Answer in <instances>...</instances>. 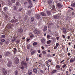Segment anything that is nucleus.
<instances>
[{
	"instance_id": "f257e3e1",
	"label": "nucleus",
	"mask_w": 75,
	"mask_h": 75,
	"mask_svg": "<svg viewBox=\"0 0 75 75\" xmlns=\"http://www.w3.org/2000/svg\"><path fill=\"white\" fill-rule=\"evenodd\" d=\"M6 27L7 28L10 29L12 28V27H13V25L11 24V23H9L7 25Z\"/></svg>"
},
{
	"instance_id": "f03ea898",
	"label": "nucleus",
	"mask_w": 75,
	"mask_h": 75,
	"mask_svg": "<svg viewBox=\"0 0 75 75\" xmlns=\"http://www.w3.org/2000/svg\"><path fill=\"white\" fill-rule=\"evenodd\" d=\"M21 64L22 65H23L25 68L27 67V64L26 63V62L24 61H23L21 62Z\"/></svg>"
},
{
	"instance_id": "7ed1b4c3",
	"label": "nucleus",
	"mask_w": 75,
	"mask_h": 75,
	"mask_svg": "<svg viewBox=\"0 0 75 75\" xmlns=\"http://www.w3.org/2000/svg\"><path fill=\"white\" fill-rule=\"evenodd\" d=\"M33 32L35 34H37L38 35V34H40V32L37 29H35L34 30Z\"/></svg>"
},
{
	"instance_id": "20e7f679",
	"label": "nucleus",
	"mask_w": 75,
	"mask_h": 75,
	"mask_svg": "<svg viewBox=\"0 0 75 75\" xmlns=\"http://www.w3.org/2000/svg\"><path fill=\"white\" fill-rule=\"evenodd\" d=\"M19 63V59L17 58V57H16L15 58V64H17Z\"/></svg>"
},
{
	"instance_id": "39448f33",
	"label": "nucleus",
	"mask_w": 75,
	"mask_h": 75,
	"mask_svg": "<svg viewBox=\"0 0 75 75\" xmlns=\"http://www.w3.org/2000/svg\"><path fill=\"white\" fill-rule=\"evenodd\" d=\"M58 71L57 70L55 69H53L52 71V72H51V74H56V73H57Z\"/></svg>"
},
{
	"instance_id": "423d86ee",
	"label": "nucleus",
	"mask_w": 75,
	"mask_h": 75,
	"mask_svg": "<svg viewBox=\"0 0 75 75\" xmlns=\"http://www.w3.org/2000/svg\"><path fill=\"white\" fill-rule=\"evenodd\" d=\"M18 20H17V19H12L11 20V23H16V22H18Z\"/></svg>"
},
{
	"instance_id": "0eeeda50",
	"label": "nucleus",
	"mask_w": 75,
	"mask_h": 75,
	"mask_svg": "<svg viewBox=\"0 0 75 75\" xmlns=\"http://www.w3.org/2000/svg\"><path fill=\"white\" fill-rule=\"evenodd\" d=\"M12 65V62L11 61H9L7 64V66L8 67H11Z\"/></svg>"
},
{
	"instance_id": "6e6552de",
	"label": "nucleus",
	"mask_w": 75,
	"mask_h": 75,
	"mask_svg": "<svg viewBox=\"0 0 75 75\" xmlns=\"http://www.w3.org/2000/svg\"><path fill=\"white\" fill-rule=\"evenodd\" d=\"M62 30L63 33H64V34H67V30L65 28H63Z\"/></svg>"
},
{
	"instance_id": "1a4fd4ad",
	"label": "nucleus",
	"mask_w": 75,
	"mask_h": 75,
	"mask_svg": "<svg viewBox=\"0 0 75 75\" xmlns=\"http://www.w3.org/2000/svg\"><path fill=\"white\" fill-rule=\"evenodd\" d=\"M5 4L4 2L1 1L0 2V7H1V6L3 7V6H4Z\"/></svg>"
},
{
	"instance_id": "9d476101",
	"label": "nucleus",
	"mask_w": 75,
	"mask_h": 75,
	"mask_svg": "<svg viewBox=\"0 0 75 75\" xmlns=\"http://www.w3.org/2000/svg\"><path fill=\"white\" fill-rule=\"evenodd\" d=\"M53 24V23L51 22H50L49 23L48 25V28H51V26H52V25Z\"/></svg>"
},
{
	"instance_id": "9b49d317",
	"label": "nucleus",
	"mask_w": 75,
	"mask_h": 75,
	"mask_svg": "<svg viewBox=\"0 0 75 75\" xmlns=\"http://www.w3.org/2000/svg\"><path fill=\"white\" fill-rule=\"evenodd\" d=\"M36 18L37 19H39L41 18V17H40V15L39 14H36L35 15Z\"/></svg>"
},
{
	"instance_id": "f8f14e48",
	"label": "nucleus",
	"mask_w": 75,
	"mask_h": 75,
	"mask_svg": "<svg viewBox=\"0 0 75 75\" xmlns=\"http://www.w3.org/2000/svg\"><path fill=\"white\" fill-rule=\"evenodd\" d=\"M7 72V71L5 69H4V71L3 72V75H6Z\"/></svg>"
},
{
	"instance_id": "ddd939ff",
	"label": "nucleus",
	"mask_w": 75,
	"mask_h": 75,
	"mask_svg": "<svg viewBox=\"0 0 75 75\" xmlns=\"http://www.w3.org/2000/svg\"><path fill=\"white\" fill-rule=\"evenodd\" d=\"M36 52V50H34L31 52V55H34V54Z\"/></svg>"
},
{
	"instance_id": "4468645a",
	"label": "nucleus",
	"mask_w": 75,
	"mask_h": 75,
	"mask_svg": "<svg viewBox=\"0 0 75 75\" xmlns=\"http://www.w3.org/2000/svg\"><path fill=\"white\" fill-rule=\"evenodd\" d=\"M41 15L44 17H45L46 16V14L44 12H41L40 13Z\"/></svg>"
},
{
	"instance_id": "2eb2a0df",
	"label": "nucleus",
	"mask_w": 75,
	"mask_h": 75,
	"mask_svg": "<svg viewBox=\"0 0 75 75\" xmlns=\"http://www.w3.org/2000/svg\"><path fill=\"white\" fill-rule=\"evenodd\" d=\"M53 17H54V18L55 19H56V18L57 19V18H59V16L58 15H54L53 16Z\"/></svg>"
},
{
	"instance_id": "dca6fc26",
	"label": "nucleus",
	"mask_w": 75,
	"mask_h": 75,
	"mask_svg": "<svg viewBox=\"0 0 75 75\" xmlns=\"http://www.w3.org/2000/svg\"><path fill=\"white\" fill-rule=\"evenodd\" d=\"M46 13L48 16H50L51 14V11H47L46 12Z\"/></svg>"
},
{
	"instance_id": "f3484780",
	"label": "nucleus",
	"mask_w": 75,
	"mask_h": 75,
	"mask_svg": "<svg viewBox=\"0 0 75 75\" xmlns=\"http://www.w3.org/2000/svg\"><path fill=\"white\" fill-rule=\"evenodd\" d=\"M47 26H45L43 28V31L45 32L46 31H47Z\"/></svg>"
},
{
	"instance_id": "a211bd4d",
	"label": "nucleus",
	"mask_w": 75,
	"mask_h": 75,
	"mask_svg": "<svg viewBox=\"0 0 75 75\" xmlns=\"http://www.w3.org/2000/svg\"><path fill=\"white\" fill-rule=\"evenodd\" d=\"M9 55H10V52H7L5 54V56H6V57H7L8 56H9Z\"/></svg>"
},
{
	"instance_id": "6ab92c4d",
	"label": "nucleus",
	"mask_w": 75,
	"mask_h": 75,
	"mask_svg": "<svg viewBox=\"0 0 75 75\" xmlns=\"http://www.w3.org/2000/svg\"><path fill=\"white\" fill-rule=\"evenodd\" d=\"M57 5V7H58L59 8H61L62 7V5L60 3H58Z\"/></svg>"
},
{
	"instance_id": "aec40b11",
	"label": "nucleus",
	"mask_w": 75,
	"mask_h": 75,
	"mask_svg": "<svg viewBox=\"0 0 75 75\" xmlns=\"http://www.w3.org/2000/svg\"><path fill=\"white\" fill-rule=\"evenodd\" d=\"M74 61H75V58H74V59H73L72 58H71L70 60V62L71 63L73 62H74Z\"/></svg>"
},
{
	"instance_id": "412c9836",
	"label": "nucleus",
	"mask_w": 75,
	"mask_h": 75,
	"mask_svg": "<svg viewBox=\"0 0 75 75\" xmlns=\"http://www.w3.org/2000/svg\"><path fill=\"white\" fill-rule=\"evenodd\" d=\"M33 71L35 73H37V72H38V71H37V69H36L35 68L33 69Z\"/></svg>"
},
{
	"instance_id": "4be33fe9",
	"label": "nucleus",
	"mask_w": 75,
	"mask_h": 75,
	"mask_svg": "<svg viewBox=\"0 0 75 75\" xmlns=\"http://www.w3.org/2000/svg\"><path fill=\"white\" fill-rule=\"evenodd\" d=\"M48 3L50 6H51V4H52V1L51 0H49L48 1Z\"/></svg>"
},
{
	"instance_id": "5701e85b",
	"label": "nucleus",
	"mask_w": 75,
	"mask_h": 75,
	"mask_svg": "<svg viewBox=\"0 0 75 75\" xmlns=\"http://www.w3.org/2000/svg\"><path fill=\"white\" fill-rule=\"evenodd\" d=\"M50 39H51V40H52L53 41V42H55L56 41V39H55V38L52 37L50 38Z\"/></svg>"
},
{
	"instance_id": "b1692460",
	"label": "nucleus",
	"mask_w": 75,
	"mask_h": 75,
	"mask_svg": "<svg viewBox=\"0 0 75 75\" xmlns=\"http://www.w3.org/2000/svg\"><path fill=\"white\" fill-rule=\"evenodd\" d=\"M28 75H31V74H33V71H31L29 70L28 72Z\"/></svg>"
},
{
	"instance_id": "393cba45",
	"label": "nucleus",
	"mask_w": 75,
	"mask_h": 75,
	"mask_svg": "<svg viewBox=\"0 0 75 75\" xmlns=\"http://www.w3.org/2000/svg\"><path fill=\"white\" fill-rule=\"evenodd\" d=\"M51 40H49L47 41V44L50 45L51 44Z\"/></svg>"
},
{
	"instance_id": "a878e982",
	"label": "nucleus",
	"mask_w": 75,
	"mask_h": 75,
	"mask_svg": "<svg viewBox=\"0 0 75 75\" xmlns=\"http://www.w3.org/2000/svg\"><path fill=\"white\" fill-rule=\"evenodd\" d=\"M45 39L44 38H42L41 40V42H42V43H44L45 42Z\"/></svg>"
},
{
	"instance_id": "bb28decb",
	"label": "nucleus",
	"mask_w": 75,
	"mask_h": 75,
	"mask_svg": "<svg viewBox=\"0 0 75 75\" xmlns=\"http://www.w3.org/2000/svg\"><path fill=\"white\" fill-rule=\"evenodd\" d=\"M18 31L19 32V33H23V30L21 28L18 30Z\"/></svg>"
},
{
	"instance_id": "cd10ccee",
	"label": "nucleus",
	"mask_w": 75,
	"mask_h": 75,
	"mask_svg": "<svg viewBox=\"0 0 75 75\" xmlns=\"http://www.w3.org/2000/svg\"><path fill=\"white\" fill-rule=\"evenodd\" d=\"M26 47L27 49H30L31 48V45H27Z\"/></svg>"
},
{
	"instance_id": "c85d7f7f",
	"label": "nucleus",
	"mask_w": 75,
	"mask_h": 75,
	"mask_svg": "<svg viewBox=\"0 0 75 75\" xmlns=\"http://www.w3.org/2000/svg\"><path fill=\"white\" fill-rule=\"evenodd\" d=\"M55 68L57 69H59V68H60V66L58 65H56Z\"/></svg>"
},
{
	"instance_id": "c756f323",
	"label": "nucleus",
	"mask_w": 75,
	"mask_h": 75,
	"mask_svg": "<svg viewBox=\"0 0 75 75\" xmlns=\"http://www.w3.org/2000/svg\"><path fill=\"white\" fill-rule=\"evenodd\" d=\"M15 75H18V72L17 70H16L15 73Z\"/></svg>"
},
{
	"instance_id": "7c9ffc66",
	"label": "nucleus",
	"mask_w": 75,
	"mask_h": 75,
	"mask_svg": "<svg viewBox=\"0 0 75 75\" xmlns=\"http://www.w3.org/2000/svg\"><path fill=\"white\" fill-rule=\"evenodd\" d=\"M13 7L14 10H17L18 8H17V6H13Z\"/></svg>"
},
{
	"instance_id": "2f4dec72",
	"label": "nucleus",
	"mask_w": 75,
	"mask_h": 75,
	"mask_svg": "<svg viewBox=\"0 0 75 75\" xmlns=\"http://www.w3.org/2000/svg\"><path fill=\"white\" fill-rule=\"evenodd\" d=\"M16 6H20V3L18 2H16Z\"/></svg>"
},
{
	"instance_id": "473e14b6",
	"label": "nucleus",
	"mask_w": 75,
	"mask_h": 75,
	"mask_svg": "<svg viewBox=\"0 0 75 75\" xmlns=\"http://www.w3.org/2000/svg\"><path fill=\"white\" fill-rule=\"evenodd\" d=\"M16 52H17V49H16V48H15L14 49V54H16Z\"/></svg>"
},
{
	"instance_id": "72a5a7b5",
	"label": "nucleus",
	"mask_w": 75,
	"mask_h": 75,
	"mask_svg": "<svg viewBox=\"0 0 75 75\" xmlns=\"http://www.w3.org/2000/svg\"><path fill=\"white\" fill-rule=\"evenodd\" d=\"M38 44V43L37 42H35L33 43V45L34 46L35 45H37Z\"/></svg>"
},
{
	"instance_id": "f704fd0d",
	"label": "nucleus",
	"mask_w": 75,
	"mask_h": 75,
	"mask_svg": "<svg viewBox=\"0 0 75 75\" xmlns=\"http://www.w3.org/2000/svg\"><path fill=\"white\" fill-rule=\"evenodd\" d=\"M30 37V38H33L34 37V35L32 33H30L29 34Z\"/></svg>"
},
{
	"instance_id": "c9c22d12",
	"label": "nucleus",
	"mask_w": 75,
	"mask_h": 75,
	"mask_svg": "<svg viewBox=\"0 0 75 75\" xmlns=\"http://www.w3.org/2000/svg\"><path fill=\"white\" fill-rule=\"evenodd\" d=\"M32 6H33V4H32V3H30V5L28 6V8H31V7H32Z\"/></svg>"
},
{
	"instance_id": "e433bc0d",
	"label": "nucleus",
	"mask_w": 75,
	"mask_h": 75,
	"mask_svg": "<svg viewBox=\"0 0 75 75\" xmlns=\"http://www.w3.org/2000/svg\"><path fill=\"white\" fill-rule=\"evenodd\" d=\"M8 4L10 5V6H11V5H12V3H11V2L10 1H8Z\"/></svg>"
},
{
	"instance_id": "4c0bfd02",
	"label": "nucleus",
	"mask_w": 75,
	"mask_h": 75,
	"mask_svg": "<svg viewBox=\"0 0 75 75\" xmlns=\"http://www.w3.org/2000/svg\"><path fill=\"white\" fill-rule=\"evenodd\" d=\"M1 38H5V37H6V36H5V35H1Z\"/></svg>"
},
{
	"instance_id": "58836bf2",
	"label": "nucleus",
	"mask_w": 75,
	"mask_h": 75,
	"mask_svg": "<svg viewBox=\"0 0 75 75\" xmlns=\"http://www.w3.org/2000/svg\"><path fill=\"white\" fill-rule=\"evenodd\" d=\"M71 6H72V7H75V3H73L72 4H71Z\"/></svg>"
},
{
	"instance_id": "ea45409f",
	"label": "nucleus",
	"mask_w": 75,
	"mask_h": 75,
	"mask_svg": "<svg viewBox=\"0 0 75 75\" xmlns=\"http://www.w3.org/2000/svg\"><path fill=\"white\" fill-rule=\"evenodd\" d=\"M66 66H67L66 64H64L63 65V66H62V67L63 68H64L65 67H66Z\"/></svg>"
},
{
	"instance_id": "a19ab883",
	"label": "nucleus",
	"mask_w": 75,
	"mask_h": 75,
	"mask_svg": "<svg viewBox=\"0 0 75 75\" xmlns=\"http://www.w3.org/2000/svg\"><path fill=\"white\" fill-rule=\"evenodd\" d=\"M51 36L50 35H47V38L48 39H49L50 38V37H51Z\"/></svg>"
},
{
	"instance_id": "79ce46f5",
	"label": "nucleus",
	"mask_w": 75,
	"mask_h": 75,
	"mask_svg": "<svg viewBox=\"0 0 75 75\" xmlns=\"http://www.w3.org/2000/svg\"><path fill=\"white\" fill-rule=\"evenodd\" d=\"M23 10V8H20L19 9L18 11H21L22 10Z\"/></svg>"
},
{
	"instance_id": "37998d69",
	"label": "nucleus",
	"mask_w": 75,
	"mask_h": 75,
	"mask_svg": "<svg viewBox=\"0 0 75 75\" xmlns=\"http://www.w3.org/2000/svg\"><path fill=\"white\" fill-rule=\"evenodd\" d=\"M31 21H34V18H31Z\"/></svg>"
},
{
	"instance_id": "c03bdc74",
	"label": "nucleus",
	"mask_w": 75,
	"mask_h": 75,
	"mask_svg": "<svg viewBox=\"0 0 75 75\" xmlns=\"http://www.w3.org/2000/svg\"><path fill=\"white\" fill-rule=\"evenodd\" d=\"M4 16H5V17H6L7 18H8V15L6 14H4Z\"/></svg>"
},
{
	"instance_id": "a18cd8bd",
	"label": "nucleus",
	"mask_w": 75,
	"mask_h": 75,
	"mask_svg": "<svg viewBox=\"0 0 75 75\" xmlns=\"http://www.w3.org/2000/svg\"><path fill=\"white\" fill-rule=\"evenodd\" d=\"M24 19H25V20H27V16H25Z\"/></svg>"
},
{
	"instance_id": "49530a36",
	"label": "nucleus",
	"mask_w": 75,
	"mask_h": 75,
	"mask_svg": "<svg viewBox=\"0 0 75 75\" xmlns=\"http://www.w3.org/2000/svg\"><path fill=\"white\" fill-rule=\"evenodd\" d=\"M66 74L67 75H69V74H68V71H66Z\"/></svg>"
},
{
	"instance_id": "de8ad7c7",
	"label": "nucleus",
	"mask_w": 75,
	"mask_h": 75,
	"mask_svg": "<svg viewBox=\"0 0 75 75\" xmlns=\"http://www.w3.org/2000/svg\"><path fill=\"white\" fill-rule=\"evenodd\" d=\"M59 43H56V46L57 47H58V46H59Z\"/></svg>"
},
{
	"instance_id": "09e8293b",
	"label": "nucleus",
	"mask_w": 75,
	"mask_h": 75,
	"mask_svg": "<svg viewBox=\"0 0 75 75\" xmlns=\"http://www.w3.org/2000/svg\"><path fill=\"white\" fill-rule=\"evenodd\" d=\"M42 53L43 54H46V52L45 51L43 50L42 52Z\"/></svg>"
},
{
	"instance_id": "8fccbe9b",
	"label": "nucleus",
	"mask_w": 75,
	"mask_h": 75,
	"mask_svg": "<svg viewBox=\"0 0 75 75\" xmlns=\"http://www.w3.org/2000/svg\"><path fill=\"white\" fill-rule=\"evenodd\" d=\"M11 0V1L13 3H15V0Z\"/></svg>"
},
{
	"instance_id": "3c124183",
	"label": "nucleus",
	"mask_w": 75,
	"mask_h": 75,
	"mask_svg": "<svg viewBox=\"0 0 75 75\" xmlns=\"http://www.w3.org/2000/svg\"><path fill=\"white\" fill-rule=\"evenodd\" d=\"M6 10H7V7H5L4 8V11H6Z\"/></svg>"
},
{
	"instance_id": "603ef678",
	"label": "nucleus",
	"mask_w": 75,
	"mask_h": 75,
	"mask_svg": "<svg viewBox=\"0 0 75 75\" xmlns=\"http://www.w3.org/2000/svg\"><path fill=\"white\" fill-rule=\"evenodd\" d=\"M40 72H41V73H42V74H44V71H43V70H40Z\"/></svg>"
},
{
	"instance_id": "864d4df0",
	"label": "nucleus",
	"mask_w": 75,
	"mask_h": 75,
	"mask_svg": "<svg viewBox=\"0 0 75 75\" xmlns=\"http://www.w3.org/2000/svg\"><path fill=\"white\" fill-rule=\"evenodd\" d=\"M57 48H58V47L57 46H54V50H56V49H57Z\"/></svg>"
},
{
	"instance_id": "5fc2aeb1",
	"label": "nucleus",
	"mask_w": 75,
	"mask_h": 75,
	"mask_svg": "<svg viewBox=\"0 0 75 75\" xmlns=\"http://www.w3.org/2000/svg\"><path fill=\"white\" fill-rule=\"evenodd\" d=\"M16 41L15 39H13L12 40V42H14V41Z\"/></svg>"
},
{
	"instance_id": "6e6d98bb",
	"label": "nucleus",
	"mask_w": 75,
	"mask_h": 75,
	"mask_svg": "<svg viewBox=\"0 0 75 75\" xmlns=\"http://www.w3.org/2000/svg\"><path fill=\"white\" fill-rule=\"evenodd\" d=\"M1 42H4V41H5V40L3 39L2 40H1Z\"/></svg>"
},
{
	"instance_id": "4d7b16f0",
	"label": "nucleus",
	"mask_w": 75,
	"mask_h": 75,
	"mask_svg": "<svg viewBox=\"0 0 75 75\" xmlns=\"http://www.w3.org/2000/svg\"><path fill=\"white\" fill-rule=\"evenodd\" d=\"M42 55V54H41H41H40L39 55V57L40 58H42V56H41V55Z\"/></svg>"
},
{
	"instance_id": "13d9d810",
	"label": "nucleus",
	"mask_w": 75,
	"mask_h": 75,
	"mask_svg": "<svg viewBox=\"0 0 75 75\" xmlns=\"http://www.w3.org/2000/svg\"><path fill=\"white\" fill-rule=\"evenodd\" d=\"M28 1L30 4L31 3V0H28Z\"/></svg>"
},
{
	"instance_id": "bf43d9fd",
	"label": "nucleus",
	"mask_w": 75,
	"mask_h": 75,
	"mask_svg": "<svg viewBox=\"0 0 75 75\" xmlns=\"http://www.w3.org/2000/svg\"><path fill=\"white\" fill-rule=\"evenodd\" d=\"M65 61V60H63L61 61V62H60V64H62L63 62H64V61Z\"/></svg>"
},
{
	"instance_id": "052dcab7",
	"label": "nucleus",
	"mask_w": 75,
	"mask_h": 75,
	"mask_svg": "<svg viewBox=\"0 0 75 75\" xmlns=\"http://www.w3.org/2000/svg\"><path fill=\"white\" fill-rule=\"evenodd\" d=\"M56 39H57V40H59V37H57Z\"/></svg>"
},
{
	"instance_id": "680f3d73",
	"label": "nucleus",
	"mask_w": 75,
	"mask_h": 75,
	"mask_svg": "<svg viewBox=\"0 0 75 75\" xmlns=\"http://www.w3.org/2000/svg\"><path fill=\"white\" fill-rule=\"evenodd\" d=\"M72 71V69H71V68H69V72H71Z\"/></svg>"
},
{
	"instance_id": "e2e57ef3",
	"label": "nucleus",
	"mask_w": 75,
	"mask_h": 75,
	"mask_svg": "<svg viewBox=\"0 0 75 75\" xmlns=\"http://www.w3.org/2000/svg\"><path fill=\"white\" fill-rule=\"evenodd\" d=\"M38 52L39 53H40V52H40V50H38Z\"/></svg>"
},
{
	"instance_id": "0e129e2a",
	"label": "nucleus",
	"mask_w": 75,
	"mask_h": 75,
	"mask_svg": "<svg viewBox=\"0 0 75 75\" xmlns=\"http://www.w3.org/2000/svg\"><path fill=\"white\" fill-rule=\"evenodd\" d=\"M21 68L23 70L24 69V67H21Z\"/></svg>"
},
{
	"instance_id": "69168bd1",
	"label": "nucleus",
	"mask_w": 75,
	"mask_h": 75,
	"mask_svg": "<svg viewBox=\"0 0 75 75\" xmlns=\"http://www.w3.org/2000/svg\"><path fill=\"white\" fill-rule=\"evenodd\" d=\"M0 44L1 45H3V43L2 42H0Z\"/></svg>"
},
{
	"instance_id": "338daca9",
	"label": "nucleus",
	"mask_w": 75,
	"mask_h": 75,
	"mask_svg": "<svg viewBox=\"0 0 75 75\" xmlns=\"http://www.w3.org/2000/svg\"><path fill=\"white\" fill-rule=\"evenodd\" d=\"M41 48L42 50H44V47H43V46H42Z\"/></svg>"
},
{
	"instance_id": "774afa93",
	"label": "nucleus",
	"mask_w": 75,
	"mask_h": 75,
	"mask_svg": "<svg viewBox=\"0 0 75 75\" xmlns=\"http://www.w3.org/2000/svg\"><path fill=\"white\" fill-rule=\"evenodd\" d=\"M68 56H70V55H71V53H68Z\"/></svg>"
}]
</instances>
